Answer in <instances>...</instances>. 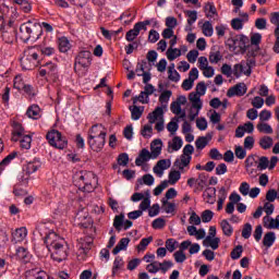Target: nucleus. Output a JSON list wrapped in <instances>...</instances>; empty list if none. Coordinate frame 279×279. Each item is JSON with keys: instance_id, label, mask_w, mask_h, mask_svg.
I'll return each instance as SVG.
<instances>
[{"instance_id": "f257e3e1", "label": "nucleus", "mask_w": 279, "mask_h": 279, "mask_svg": "<svg viewBox=\"0 0 279 279\" xmlns=\"http://www.w3.org/2000/svg\"><path fill=\"white\" fill-rule=\"evenodd\" d=\"M37 230L44 236L45 245L48 252H50L52 260L54 263L66 260L69 256V244H66V240L51 230L49 223L38 225Z\"/></svg>"}, {"instance_id": "f03ea898", "label": "nucleus", "mask_w": 279, "mask_h": 279, "mask_svg": "<svg viewBox=\"0 0 279 279\" xmlns=\"http://www.w3.org/2000/svg\"><path fill=\"white\" fill-rule=\"evenodd\" d=\"M43 29L51 33L53 32V26L47 22L38 24L28 21L20 26V38L23 43H28V40L36 43L43 36Z\"/></svg>"}, {"instance_id": "7ed1b4c3", "label": "nucleus", "mask_w": 279, "mask_h": 279, "mask_svg": "<svg viewBox=\"0 0 279 279\" xmlns=\"http://www.w3.org/2000/svg\"><path fill=\"white\" fill-rule=\"evenodd\" d=\"M73 182L83 193H93L97 189L99 180L93 171L81 170L74 173Z\"/></svg>"}, {"instance_id": "20e7f679", "label": "nucleus", "mask_w": 279, "mask_h": 279, "mask_svg": "<svg viewBox=\"0 0 279 279\" xmlns=\"http://www.w3.org/2000/svg\"><path fill=\"white\" fill-rule=\"evenodd\" d=\"M21 66L24 71H32L38 66V52L36 48H27L21 59Z\"/></svg>"}, {"instance_id": "39448f33", "label": "nucleus", "mask_w": 279, "mask_h": 279, "mask_svg": "<svg viewBox=\"0 0 279 279\" xmlns=\"http://www.w3.org/2000/svg\"><path fill=\"white\" fill-rule=\"evenodd\" d=\"M46 138L51 145V147H56V149H65L69 145L66 137L62 136V133L58 130H51L47 133Z\"/></svg>"}, {"instance_id": "423d86ee", "label": "nucleus", "mask_w": 279, "mask_h": 279, "mask_svg": "<svg viewBox=\"0 0 279 279\" xmlns=\"http://www.w3.org/2000/svg\"><path fill=\"white\" fill-rule=\"evenodd\" d=\"M148 123L154 125L157 132H162L165 130V111L162 108H156L153 112L147 116Z\"/></svg>"}, {"instance_id": "0eeeda50", "label": "nucleus", "mask_w": 279, "mask_h": 279, "mask_svg": "<svg viewBox=\"0 0 279 279\" xmlns=\"http://www.w3.org/2000/svg\"><path fill=\"white\" fill-rule=\"evenodd\" d=\"M39 76L45 77L47 82H56L58 80V65L53 62H48L39 68Z\"/></svg>"}, {"instance_id": "6e6552de", "label": "nucleus", "mask_w": 279, "mask_h": 279, "mask_svg": "<svg viewBox=\"0 0 279 279\" xmlns=\"http://www.w3.org/2000/svg\"><path fill=\"white\" fill-rule=\"evenodd\" d=\"M189 100L191 104L189 119L190 121H193L194 119H197V117H199V112H202V109L204 108V102L202 101V99H199V96H197V94L190 95Z\"/></svg>"}, {"instance_id": "1a4fd4ad", "label": "nucleus", "mask_w": 279, "mask_h": 279, "mask_svg": "<svg viewBox=\"0 0 279 279\" xmlns=\"http://www.w3.org/2000/svg\"><path fill=\"white\" fill-rule=\"evenodd\" d=\"M88 66H90V51L83 50L75 58L74 70L88 69Z\"/></svg>"}, {"instance_id": "9d476101", "label": "nucleus", "mask_w": 279, "mask_h": 279, "mask_svg": "<svg viewBox=\"0 0 279 279\" xmlns=\"http://www.w3.org/2000/svg\"><path fill=\"white\" fill-rule=\"evenodd\" d=\"M232 75H234L236 80H239V77L242 75L250 77V75H252V66L245 61L234 64L232 68Z\"/></svg>"}, {"instance_id": "9b49d317", "label": "nucleus", "mask_w": 279, "mask_h": 279, "mask_svg": "<svg viewBox=\"0 0 279 279\" xmlns=\"http://www.w3.org/2000/svg\"><path fill=\"white\" fill-rule=\"evenodd\" d=\"M74 221L77 226H81V228H90V226H93V218L84 210L76 214Z\"/></svg>"}, {"instance_id": "f8f14e48", "label": "nucleus", "mask_w": 279, "mask_h": 279, "mask_svg": "<svg viewBox=\"0 0 279 279\" xmlns=\"http://www.w3.org/2000/svg\"><path fill=\"white\" fill-rule=\"evenodd\" d=\"M199 77V70L197 68H192L189 77L183 81L182 88L183 90H191L193 86H195V80H198Z\"/></svg>"}, {"instance_id": "ddd939ff", "label": "nucleus", "mask_w": 279, "mask_h": 279, "mask_svg": "<svg viewBox=\"0 0 279 279\" xmlns=\"http://www.w3.org/2000/svg\"><path fill=\"white\" fill-rule=\"evenodd\" d=\"M169 167H171V159H160L153 168V173H155L157 178H162Z\"/></svg>"}, {"instance_id": "4468645a", "label": "nucleus", "mask_w": 279, "mask_h": 279, "mask_svg": "<svg viewBox=\"0 0 279 279\" xmlns=\"http://www.w3.org/2000/svg\"><path fill=\"white\" fill-rule=\"evenodd\" d=\"M87 143L93 151H101L106 146V137H87Z\"/></svg>"}, {"instance_id": "2eb2a0df", "label": "nucleus", "mask_w": 279, "mask_h": 279, "mask_svg": "<svg viewBox=\"0 0 279 279\" xmlns=\"http://www.w3.org/2000/svg\"><path fill=\"white\" fill-rule=\"evenodd\" d=\"M40 167H43V161H40L39 158H34L33 160L26 162L23 171L26 173V175H32V173H36Z\"/></svg>"}, {"instance_id": "dca6fc26", "label": "nucleus", "mask_w": 279, "mask_h": 279, "mask_svg": "<svg viewBox=\"0 0 279 279\" xmlns=\"http://www.w3.org/2000/svg\"><path fill=\"white\" fill-rule=\"evenodd\" d=\"M247 93V85L245 83H239L235 86L231 87L227 92L228 97H243Z\"/></svg>"}, {"instance_id": "f3484780", "label": "nucleus", "mask_w": 279, "mask_h": 279, "mask_svg": "<svg viewBox=\"0 0 279 279\" xmlns=\"http://www.w3.org/2000/svg\"><path fill=\"white\" fill-rule=\"evenodd\" d=\"M254 133V123L246 122L242 125H239L235 129V138H243L245 134H253Z\"/></svg>"}, {"instance_id": "a211bd4d", "label": "nucleus", "mask_w": 279, "mask_h": 279, "mask_svg": "<svg viewBox=\"0 0 279 279\" xmlns=\"http://www.w3.org/2000/svg\"><path fill=\"white\" fill-rule=\"evenodd\" d=\"M106 136H108V130H106L102 124H95L88 131V138Z\"/></svg>"}, {"instance_id": "6ab92c4d", "label": "nucleus", "mask_w": 279, "mask_h": 279, "mask_svg": "<svg viewBox=\"0 0 279 279\" xmlns=\"http://www.w3.org/2000/svg\"><path fill=\"white\" fill-rule=\"evenodd\" d=\"M0 34L2 40L7 43V45H12V43L16 40V33L14 32V28H12L10 25H7Z\"/></svg>"}, {"instance_id": "aec40b11", "label": "nucleus", "mask_w": 279, "mask_h": 279, "mask_svg": "<svg viewBox=\"0 0 279 279\" xmlns=\"http://www.w3.org/2000/svg\"><path fill=\"white\" fill-rule=\"evenodd\" d=\"M149 160H154V155L147 148H143L135 159V165L136 167H143V165L149 162Z\"/></svg>"}, {"instance_id": "412c9836", "label": "nucleus", "mask_w": 279, "mask_h": 279, "mask_svg": "<svg viewBox=\"0 0 279 279\" xmlns=\"http://www.w3.org/2000/svg\"><path fill=\"white\" fill-rule=\"evenodd\" d=\"M264 228L267 230H279V215L276 218L271 216H265L263 218Z\"/></svg>"}, {"instance_id": "4be33fe9", "label": "nucleus", "mask_w": 279, "mask_h": 279, "mask_svg": "<svg viewBox=\"0 0 279 279\" xmlns=\"http://www.w3.org/2000/svg\"><path fill=\"white\" fill-rule=\"evenodd\" d=\"M29 184V177L23 175L19 179V183L15 184L13 189L14 195H25V190L23 187Z\"/></svg>"}, {"instance_id": "5701e85b", "label": "nucleus", "mask_w": 279, "mask_h": 279, "mask_svg": "<svg viewBox=\"0 0 279 279\" xmlns=\"http://www.w3.org/2000/svg\"><path fill=\"white\" fill-rule=\"evenodd\" d=\"M183 145L184 141H182V137L174 136L170 142H168L169 154H173V151H180Z\"/></svg>"}, {"instance_id": "b1692460", "label": "nucleus", "mask_w": 279, "mask_h": 279, "mask_svg": "<svg viewBox=\"0 0 279 279\" xmlns=\"http://www.w3.org/2000/svg\"><path fill=\"white\" fill-rule=\"evenodd\" d=\"M182 173H184V171L182 170H170L168 173V180H166V182H168V186L169 184L171 186H174V184H178V182H180L182 178Z\"/></svg>"}, {"instance_id": "393cba45", "label": "nucleus", "mask_w": 279, "mask_h": 279, "mask_svg": "<svg viewBox=\"0 0 279 279\" xmlns=\"http://www.w3.org/2000/svg\"><path fill=\"white\" fill-rule=\"evenodd\" d=\"M150 154L153 155V160H156L162 154V140H154L151 142Z\"/></svg>"}, {"instance_id": "a878e982", "label": "nucleus", "mask_w": 279, "mask_h": 279, "mask_svg": "<svg viewBox=\"0 0 279 279\" xmlns=\"http://www.w3.org/2000/svg\"><path fill=\"white\" fill-rule=\"evenodd\" d=\"M26 135L27 134H25V129L23 128V124H21L19 122L13 123L12 141L16 142Z\"/></svg>"}, {"instance_id": "bb28decb", "label": "nucleus", "mask_w": 279, "mask_h": 279, "mask_svg": "<svg viewBox=\"0 0 279 279\" xmlns=\"http://www.w3.org/2000/svg\"><path fill=\"white\" fill-rule=\"evenodd\" d=\"M171 90H165L160 96H159V104H161V106L157 107V108H161V112H165V110H167L168 106H169V101L171 99Z\"/></svg>"}, {"instance_id": "cd10ccee", "label": "nucleus", "mask_w": 279, "mask_h": 279, "mask_svg": "<svg viewBox=\"0 0 279 279\" xmlns=\"http://www.w3.org/2000/svg\"><path fill=\"white\" fill-rule=\"evenodd\" d=\"M217 190L215 187H207L203 193V198L206 204H215Z\"/></svg>"}, {"instance_id": "c85d7f7f", "label": "nucleus", "mask_w": 279, "mask_h": 279, "mask_svg": "<svg viewBox=\"0 0 279 279\" xmlns=\"http://www.w3.org/2000/svg\"><path fill=\"white\" fill-rule=\"evenodd\" d=\"M26 114L28 119H34L36 121L40 119V117H43V111L40 110V107H38V105H33L28 107Z\"/></svg>"}, {"instance_id": "c756f323", "label": "nucleus", "mask_w": 279, "mask_h": 279, "mask_svg": "<svg viewBox=\"0 0 279 279\" xmlns=\"http://www.w3.org/2000/svg\"><path fill=\"white\" fill-rule=\"evenodd\" d=\"M192 158L193 157H186L184 155H181V158L175 160L174 167H177V169H179V171L184 172V169H186V167H189V165H191Z\"/></svg>"}, {"instance_id": "7c9ffc66", "label": "nucleus", "mask_w": 279, "mask_h": 279, "mask_svg": "<svg viewBox=\"0 0 279 279\" xmlns=\"http://www.w3.org/2000/svg\"><path fill=\"white\" fill-rule=\"evenodd\" d=\"M26 238H27V228L25 227H21L13 232V239L16 243H21V241H25Z\"/></svg>"}, {"instance_id": "2f4dec72", "label": "nucleus", "mask_w": 279, "mask_h": 279, "mask_svg": "<svg viewBox=\"0 0 279 279\" xmlns=\"http://www.w3.org/2000/svg\"><path fill=\"white\" fill-rule=\"evenodd\" d=\"M58 46L61 53H66L71 49V41L65 36L59 37Z\"/></svg>"}, {"instance_id": "473e14b6", "label": "nucleus", "mask_w": 279, "mask_h": 279, "mask_svg": "<svg viewBox=\"0 0 279 279\" xmlns=\"http://www.w3.org/2000/svg\"><path fill=\"white\" fill-rule=\"evenodd\" d=\"M274 243H276V232L274 231H269L267 233H265L264 239H263V245L264 247H271V245H274Z\"/></svg>"}, {"instance_id": "72a5a7b5", "label": "nucleus", "mask_w": 279, "mask_h": 279, "mask_svg": "<svg viewBox=\"0 0 279 279\" xmlns=\"http://www.w3.org/2000/svg\"><path fill=\"white\" fill-rule=\"evenodd\" d=\"M16 256L20 260H23V263H29L32 258V254H29V251L25 247L16 248Z\"/></svg>"}, {"instance_id": "f704fd0d", "label": "nucleus", "mask_w": 279, "mask_h": 279, "mask_svg": "<svg viewBox=\"0 0 279 279\" xmlns=\"http://www.w3.org/2000/svg\"><path fill=\"white\" fill-rule=\"evenodd\" d=\"M40 51L43 53V56H53V53H56V46L47 43V40H45L41 46H40Z\"/></svg>"}, {"instance_id": "c9c22d12", "label": "nucleus", "mask_w": 279, "mask_h": 279, "mask_svg": "<svg viewBox=\"0 0 279 279\" xmlns=\"http://www.w3.org/2000/svg\"><path fill=\"white\" fill-rule=\"evenodd\" d=\"M220 241L221 240L219 238L206 236L203 245H205L206 247H211V250H218Z\"/></svg>"}, {"instance_id": "e433bc0d", "label": "nucleus", "mask_w": 279, "mask_h": 279, "mask_svg": "<svg viewBox=\"0 0 279 279\" xmlns=\"http://www.w3.org/2000/svg\"><path fill=\"white\" fill-rule=\"evenodd\" d=\"M128 245H130V239L123 238L120 240V242L117 244V246L113 248L112 254L117 256L119 252H123V250H128Z\"/></svg>"}, {"instance_id": "4c0bfd02", "label": "nucleus", "mask_w": 279, "mask_h": 279, "mask_svg": "<svg viewBox=\"0 0 279 279\" xmlns=\"http://www.w3.org/2000/svg\"><path fill=\"white\" fill-rule=\"evenodd\" d=\"M166 56L170 62H173V60H178V58L182 56V50L178 48H168V50L166 51Z\"/></svg>"}, {"instance_id": "58836bf2", "label": "nucleus", "mask_w": 279, "mask_h": 279, "mask_svg": "<svg viewBox=\"0 0 279 279\" xmlns=\"http://www.w3.org/2000/svg\"><path fill=\"white\" fill-rule=\"evenodd\" d=\"M130 111H131V119L133 121H138V119H141V117H143V112L145 111V107H130Z\"/></svg>"}, {"instance_id": "ea45409f", "label": "nucleus", "mask_w": 279, "mask_h": 279, "mask_svg": "<svg viewBox=\"0 0 279 279\" xmlns=\"http://www.w3.org/2000/svg\"><path fill=\"white\" fill-rule=\"evenodd\" d=\"M141 134L143 138H151L154 136V126L151 123H147L142 126Z\"/></svg>"}, {"instance_id": "a19ab883", "label": "nucleus", "mask_w": 279, "mask_h": 279, "mask_svg": "<svg viewBox=\"0 0 279 279\" xmlns=\"http://www.w3.org/2000/svg\"><path fill=\"white\" fill-rule=\"evenodd\" d=\"M259 147H262V149H271V147H274V138L271 136H263L259 140Z\"/></svg>"}, {"instance_id": "79ce46f5", "label": "nucleus", "mask_w": 279, "mask_h": 279, "mask_svg": "<svg viewBox=\"0 0 279 279\" xmlns=\"http://www.w3.org/2000/svg\"><path fill=\"white\" fill-rule=\"evenodd\" d=\"M220 227L222 229L225 236H232L234 229L232 228V225H230V222L227 219L221 220Z\"/></svg>"}, {"instance_id": "37998d69", "label": "nucleus", "mask_w": 279, "mask_h": 279, "mask_svg": "<svg viewBox=\"0 0 279 279\" xmlns=\"http://www.w3.org/2000/svg\"><path fill=\"white\" fill-rule=\"evenodd\" d=\"M211 138H213L211 136L198 137L195 142L196 149H199V150L205 149L208 143H210Z\"/></svg>"}, {"instance_id": "c03bdc74", "label": "nucleus", "mask_w": 279, "mask_h": 279, "mask_svg": "<svg viewBox=\"0 0 279 279\" xmlns=\"http://www.w3.org/2000/svg\"><path fill=\"white\" fill-rule=\"evenodd\" d=\"M205 14L207 19H215V16H217V8L215 7V3L208 2L205 5Z\"/></svg>"}, {"instance_id": "a18cd8bd", "label": "nucleus", "mask_w": 279, "mask_h": 279, "mask_svg": "<svg viewBox=\"0 0 279 279\" xmlns=\"http://www.w3.org/2000/svg\"><path fill=\"white\" fill-rule=\"evenodd\" d=\"M257 131L260 134H274V128H271L269 123L266 122H259L257 124Z\"/></svg>"}, {"instance_id": "49530a36", "label": "nucleus", "mask_w": 279, "mask_h": 279, "mask_svg": "<svg viewBox=\"0 0 279 279\" xmlns=\"http://www.w3.org/2000/svg\"><path fill=\"white\" fill-rule=\"evenodd\" d=\"M19 141L22 149H32V135H24Z\"/></svg>"}, {"instance_id": "de8ad7c7", "label": "nucleus", "mask_w": 279, "mask_h": 279, "mask_svg": "<svg viewBox=\"0 0 279 279\" xmlns=\"http://www.w3.org/2000/svg\"><path fill=\"white\" fill-rule=\"evenodd\" d=\"M202 32L204 36H207L208 38H210V36L215 34V28H213V23H210L209 21H206L205 23H203Z\"/></svg>"}, {"instance_id": "09e8293b", "label": "nucleus", "mask_w": 279, "mask_h": 279, "mask_svg": "<svg viewBox=\"0 0 279 279\" xmlns=\"http://www.w3.org/2000/svg\"><path fill=\"white\" fill-rule=\"evenodd\" d=\"M180 125L178 124V119H172L168 124H167V130L170 133V136H175Z\"/></svg>"}, {"instance_id": "8fccbe9b", "label": "nucleus", "mask_w": 279, "mask_h": 279, "mask_svg": "<svg viewBox=\"0 0 279 279\" xmlns=\"http://www.w3.org/2000/svg\"><path fill=\"white\" fill-rule=\"evenodd\" d=\"M138 34H141V32L138 31L136 25H134L133 28L126 33L125 38L128 43H133V40H136V38H138Z\"/></svg>"}, {"instance_id": "3c124183", "label": "nucleus", "mask_w": 279, "mask_h": 279, "mask_svg": "<svg viewBox=\"0 0 279 279\" xmlns=\"http://www.w3.org/2000/svg\"><path fill=\"white\" fill-rule=\"evenodd\" d=\"M135 14L132 11H125L124 13L121 14L120 16V21H124L125 25H130V23H132V21H134L135 19Z\"/></svg>"}, {"instance_id": "603ef678", "label": "nucleus", "mask_w": 279, "mask_h": 279, "mask_svg": "<svg viewBox=\"0 0 279 279\" xmlns=\"http://www.w3.org/2000/svg\"><path fill=\"white\" fill-rule=\"evenodd\" d=\"M162 203V208L165 210V213H167V215H171V213L175 211V204L174 203H170L167 199H161Z\"/></svg>"}, {"instance_id": "864d4df0", "label": "nucleus", "mask_w": 279, "mask_h": 279, "mask_svg": "<svg viewBox=\"0 0 279 279\" xmlns=\"http://www.w3.org/2000/svg\"><path fill=\"white\" fill-rule=\"evenodd\" d=\"M123 267V257L117 256L113 262L112 276L116 277L119 269Z\"/></svg>"}, {"instance_id": "5fc2aeb1", "label": "nucleus", "mask_w": 279, "mask_h": 279, "mask_svg": "<svg viewBox=\"0 0 279 279\" xmlns=\"http://www.w3.org/2000/svg\"><path fill=\"white\" fill-rule=\"evenodd\" d=\"M197 58H199V50L197 49L190 50L186 54V59L190 64H195V62H197Z\"/></svg>"}, {"instance_id": "6e6d98bb", "label": "nucleus", "mask_w": 279, "mask_h": 279, "mask_svg": "<svg viewBox=\"0 0 279 279\" xmlns=\"http://www.w3.org/2000/svg\"><path fill=\"white\" fill-rule=\"evenodd\" d=\"M151 241H154L153 236L142 239L140 244L137 245V252H145V250H147V246L149 245V243H151Z\"/></svg>"}, {"instance_id": "4d7b16f0", "label": "nucleus", "mask_w": 279, "mask_h": 279, "mask_svg": "<svg viewBox=\"0 0 279 279\" xmlns=\"http://www.w3.org/2000/svg\"><path fill=\"white\" fill-rule=\"evenodd\" d=\"M185 14L187 16L189 27H191L192 25H195L197 21V11H185Z\"/></svg>"}, {"instance_id": "13d9d810", "label": "nucleus", "mask_w": 279, "mask_h": 279, "mask_svg": "<svg viewBox=\"0 0 279 279\" xmlns=\"http://www.w3.org/2000/svg\"><path fill=\"white\" fill-rule=\"evenodd\" d=\"M257 169L259 171H265V169H269V158L266 156L259 157Z\"/></svg>"}, {"instance_id": "bf43d9fd", "label": "nucleus", "mask_w": 279, "mask_h": 279, "mask_svg": "<svg viewBox=\"0 0 279 279\" xmlns=\"http://www.w3.org/2000/svg\"><path fill=\"white\" fill-rule=\"evenodd\" d=\"M147 197H145L141 204H140V210L142 213H145V210L149 209V206H151V199L149 198V191L146 193Z\"/></svg>"}, {"instance_id": "052dcab7", "label": "nucleus", "mask_w": 279, "mask_h": 279, "mask_svg": "<svg viewBox=\"0 0 279 279\" xmlns=\"http://www.w3.org/2000/svg\"><path fill=\"white\" fill-rule=\"evenodd\" d=\"M190 95H197L198 99H202L203 95H206V84L198 83L196 85V93H191Z\"/></svg>"}, {"instance_id": "680f3d73", "label": "nucleus", "mask_w": 279, "mask_h": 279, "mask_svg": "<svg viewBox=\"0 0 279 279\" xmlns=\"http://www.w3.org/2000/svg\"><path fill=\"white\" fill-rule=\"evenodd\" d=\"M148 274H158L160 271V262H153L146 266Z\"/></svg>"}, {"instance_id": "e2e57ef3", "label": "nucleus", "mask_w": 279, "mask_h": 279, "mask_svg": "<svg viewBox=\"0 0 279 279\" xmlns=\"http://www.w3.org/2000/svg\"><path fill=\"white\" fill-rule=\"evenodd\" d=\"M166 250H168L170 253H173L175 250H178V242L175 239H168L166 241Z\"/></svg>"}, {"instance_id": "0e129e2a", "label": "nucleus", "mask_w": 279, "mask_h": 279, "mask_svg": "<svg viewBox=\"0 0 279 279\" xmlns=\"http://www.w3.org/2000/svg\"><path fill=\"white\" fill-rule=\"evenodd\" d=\"M173 258L175 260V263L182 264L184 263V260H186V254L184 253V251H177L173 254Z\"/></svg>"}, {"instance_id": "69168bd1", "label": "nucleus", "mask_w": 279, "mask_h": 279, "mask_svg": "<svg viewBox=\"0 0 279 279\" xmlns=\"http://www.w3.org/2000/svg\"><path fill=\"white\" fill-rule=\"evenodd\" d=\"M173 267V262L171 260H163L162 263L159 262V271L167 274L168 269Z\"/></svg>"}, {"instance_id": "338daca9", "label": "nucleus", "mask_w": 279, "mask_h": 279, "mask_svg": "<svg viewBox=\"0 0 279 279\" xmlns=\"http://www.w3.org/2000/svg\"><path fill=\"white\" fill-rule=\"evenodd\" d=\"M270 23L276 25L275 34L279 33V12H275L271 14Z\"/></svg>"}, {"instance_id": "774afa93", "label": "nucleus", "mask_w": 279, "mask_h": 279, "mask_svg": "<svg viewBox=\"0 0 279 279\" xmlns=\"http://www.w3.org/2000/svg\"><path fill=\"white\" fill-rule=\"evenodd\" d=\"M33 279H49V275L45 270H37L33 272Z\"/></svg>"}]
</instances>
